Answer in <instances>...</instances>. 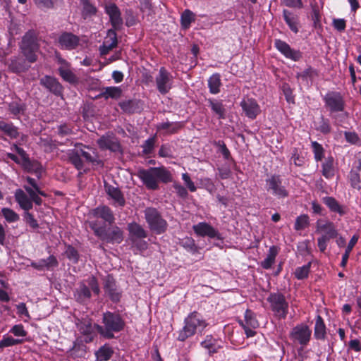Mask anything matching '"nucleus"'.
<instances>
[{
  "mask_svg": "<svg viewBox=\"0 0 361 361\" xmlns=\"http://www.w3.org/2000/svg\"><path fill=\"white\" fill-rule=\"evenodd\" d=\"M113 354V348L109 345L105 344L95 352V361H108L111 358Z\"/></svg>",
  "mask_w": 361,
  "mask_h": 361,
  "instance_id": "obj_36",
  "label": "nucleus"
},
{
  "mask_svg": "<svg viewBox=\"0 0 361 361\" xmlns=\"http://www.w3.org/2000/svg\"><path fill=\"white\" fill-rule=\"evenodd\" d=\"M95 217L101 218L109 224L114 223L115 218L111 209L107 206H100L92 211Z\"/></svg>",
  "mask_w": 361,
  "mask_h": 361,
  "instance_id": "obj_28",
  "label": "nucleus"
},
{
  "mask_svg": "<svg viewBox=\"0 0 361 361\" xmlns=\"http://www.w3.org/2000/svg\"><path fill=\"white\" fill-rule=\"evenodd\" d=\"M57 63L60 65L59 67V73L63 80L75 84L78 82V78L75 74L71 70V64L64 59L57 56Z\"/></svg>",
  "mask_w": 361,
  "mask_h": 361,
  "instance_id": "obj_15",
  "label": "nucleus"
},
{
  "mask_svg": "<svg viewBox=\"0 0 361 361\" xmlns=\"http://www.w3.org/2000/svg\"><path fill=\"white\" fill-rule=\"evenodd\" d=\"M0 132L4 136L8 137L11 140H16L20 135L22 137H24L19 132L18 128L12 122H6L3 120H0Z\"/></svg>",
  "mask_w": 361,
  "mask_h": 361,
  "instance_id": "obj_22",
  "label": "nucleus"
},
{
  "mask_svg": "<svg viewBox=\"0 0 361 361\" xmlns=\"http://www.w3.org/2000/svg\"><path fill=\"white\" fill-rule=\"evenodd\" d=\"M105 11L109 16L113 30H118L123 25V19L118 7L113 3L105 6Z\"/></svg>",
  "mask_w": 361,
  "mask_h": 361,
  "instance_id": "obj_20",
  "label": "nucleus"
},
{
  "mask_svg": "<svg viewBox=\"0 0 361 361\" xmlns=\"http://www.w3.org/2000/svg\"><path fill=\"white\" fill-rule=\"evenodd\" d=\"M145 217L149 228L157 234L164 233L167 228V222L154 208L148 207L145 210Z\"/></svg>",
  "mask_w": 361,
  "mask_h": 361,
  "instance_id": "obj_7",
  "label": "nucleus"
},
{
  "mask_svg": "<svg viewBox=\"0 0 361 361\" xmlns=\"http://www.w3.org/2000/svg\"><path fill=\"white\" fill-rule=\"evenodd\" d=\"M87 282L88 286L84 283H80L79 286L74 291L75 300L80 303H84L90 299L92 295L90 288L97 295L100 293L98 282L94 276L89 277Z\"/></svg>",
  "mask_w": 361,
  "mask_h": 361,
  "instance_id": "obj_6",
  "label": "nucleus"
},
{
  "mask_svg": "<svg viewBox=\"0 0 361 361\" xmlns=\"http://www.w3.org/2000/svg\"><path fill=\"white\" fill-rule=\"evenodd\" d=\"M274 46L286 59L298 61L302 58V53L300 50L292 49L288 43L281 39H275Z\"/></svg>",
  "mask_w": 361,
  "mask_h": 361,
  "instance_id": "obj_14",
  "label": "nucleus"
},
{
  "mask_svg": "<svg viewBox=\"0 0 361 361\" xmlns=\"http://www.w3.org/2000/svg\"><path fill=\"white\" fill-rule=\"evenodd\" d=\"M82 6V15L84 18L88 16L94 15L97 12V8L93 6L89 0H80Z\"/></svg>",
  "mask_w": 361,
  "mask_h": 361,
  "instance_id": "obj_46",
  "label": "nucleus"
},
{
  "mask_svg": "<svg viewBox=\"0 0 361 361\" xmlns=\"http://www.w3.org/2000/svg\"><path fill=\"white\" fill-rule=\"evenodd\" d=\"M80 44V37L71 32H63L58 38V44L61 49L73 50Z\"/></svg>",
  "mask_w": 361,
  "mask_h": 361,
  "instance_id": "obj_16",
  "label": "nucleus"
},
{
  "mask_svg": "<svg viewBox=\"0 0 361 361\" xmlns=\"http://www.w3.org/2000/svg\"><path fill=\"white\" fill-rule=\"evenodd\" d=\"M207 325L208 323L203 316L200 313L194 311L185 318L184 326L179 331L178 340L185 341L195 334H202Z\"/></svg>",
  "mask_w": 361,
  "mask_h": 361,
  "instance_id": "obj_3",
  "label": "nucleus"
},
{
  "mask_svg": "<svg viewBox=\"0 0 361 361\" xmlns=\"http://www.w3.org/2000/svg\"><path fill=\"white\" fill-rule=\"evenodd\" d=\"M139 101L129 99L119 102L118 105L124 112L132 114L139 109Z\"/></svg>",
  "mask_w": 361,
  "mask_h": 361,
  "instance_id": "obj_44",
  "label": "nucleus"
},
{
  "mask_svg": "<svg viewBox=\"0 0 361 361\" xmlns=\"http://www.w3.org/2000/svg\"><path fill=\"white\" fill-rule=\"evenodd\" d=\"M97 325L87 319H83L77 324L78 329L82 335L85 343H88L93 341L97 336Z\"/></svg>",
  "mask_w": 361,
  "mask_h": 361,
  "instance_id": "obj_13",
  "label": "nucleus"
},
{
  "mask_svg": "<svg viewBox=\"0 0 361 361\" xmlns=\"http://www.w3.org/2000/svg\"><path fill=\"white\" fill-rule=\"evenodd\" d=\"M159 156L161 157H173L171 147L167 145H162L159 150Z\"/></svg>",
  "mask_w": 361,
  "mask_h": 361,
  "instance_id": "obj_63",
  "label": "nucleus"
},
{
  "mask_svg": "<svg viewBox=\"0 0 361 361\" xmlns=\"http://www.w3.org/2000/svg\"><path fill=\"white\" fill-rule=\"evenodd\" d=\"M1 213L8 222L12 223L19 220V215L11 209L3 208Z\"/></svg>",
  "mask_w": 361,
  "mask_h": 361,
  "instance_id": "obj_52",
  "label": "nucleus"
},
{
  "mask_svg": "<svg viewBox=\"0 0 361 361\" xmlns=\"http://www.w3.org/2000/svg\"><path fill=\"white\" fill-rule=\"evenodd\" d=\"M102 326L97 325V332L104 338L111 339L115 333L123 331L126 322L118 312L106 311L102 314Z\"/></svg>",
  "mask_w": 361,
  "mask_h": 361,
  "instance_id": "obj_2",
  "label": "nucleus"
},
{
  "mask_svg": "<svg viewBox=\"0 0 361 361\" xmlns=\"http://www.w3.org/2000/svg\"><path fill=\"white\" fill-rule=\"evenodd\" d=\"M215 145L218 146L219 147V150L225 159H230V157H231L230 151L227 148V147L225 145V143L224 142V141L219 140L215 142Z\"/></svg>",
  "mask_w": 361,
  "mask_h": 361,
  "instance_id": "obj_62",
  "label": "nucleus"
},
{
  "mask_svg": "<svg viewBox=\"0 0 361 361\" xmlns=\"http://www.w3.org/2000/svg\"><path fill=\"white\" fill-rule=\"evenodd\" d=\"M283 16L284 18V20L288 25L289 28L293 31L294 33L298 32V16L293 14L290 11L288 10H283Z\"/></svg>",
  "mask_w": 361,
  "mask_h": 361,
  "instance_id": "obj_40",
  "label": "nucleus"
},
{
  "mask_svg": "<svg viewBox=\"0 0 361 361\" xmlns=\"http://www.w3.org/2000/svg\"><path fill=\"white\" fill-rule=\"evenodd\" d=\"M25 110V104L20 100H15L8 104L9 112L15 116L23 114Z\"/></svg>",
  "mask_w": 361,
  "mask_h": 361,
  "instance_id": "obj_45",
  "label": "nucleus"
},
{
  "mask_svg": "<svg viewBox=\"0 0 361 361\" xmlns=\"http://www.w3.org/2000/svg\"><path fill=\"white\" fill-rule=\"evenodd\" d=\"M310 269V264L298 267L295 271V276L298 280H302L308 276Z\"/></svg>",
  "mask_w": 361,
  "mask_h": 361,
  "instance_id": "obj_53",
  "label": "nucleus"
},
{
  "mask_svg": "<svg viewBox=\"0 0 361 361\" xmlns=\"http://www.w3.org/2000/svg\"><path fill=\"white\" fill-rule=\"evenodd\" d=\"M24 219L31 228L35 229L39 227V224L37 220L34 218L33 215L28 211H25L24 214Z\"/></svg>",
  "mask_w": 361,
  "mask_h": 361,
  "instance_id": "obj_60",
  "label": "nucleus"
},
{
  "mask_svg": "<svg viewBox=\"0 0 361 361\" xmlns=\"http://www.w3.org/2000/svg\"><path fill=\"white\" fill-rule=\"evenodd\" d=\"M278 253L279 248L276 246L270 247L266 258L260 263L261 267L264 269H269L274 264Z\"/></svg>",
  "mask_w": 361,
  "mask_h": 361,
  "instance_id": "obj_34",
  "label": "nucleus"
},
{
  "mask_svg": "<svg viewBox=\"0 0 361 361\" xmlns=\"http://www.w3.org/2000/svg\"><path fill=\"white\" fill-rule=\"evenodd\" d=\"M311 146L314 153V159L316 161H322L324 158V149L322 145L316 141L312 142Z\"/></svg>",
  "mask_w": 361,
  "mask_h": 361,
  "instance_id": "obj_50",
  "label": "nucleus"
},
{
  "mask_svg": "<svg viewBox=\"0 0 361 361\" xmlns=\"http://www.w3.org/2000/svg\"><path fill=\"white\" fill-rule=\"evenodd\" d=\"M23 166L28 171H35V173H39L41 171V165L37 161H32L29 159V163L25 161H21Z\"/></svg>",
  "mask_w": 361,
  "mask_h": 361,
  "instance_id": "obj_55",
  "label": "nucleus"
},
{
  "mask_svg": "<svg viewBox=\"0 0 361 361\" xmlns=\"http://www.w3.org/2000/svg\"><path fill=\"white\" fill-rule=\"evenodd\" d=\"M155 82L158 91L166 94L172 87L173 78L170 73L164 67H161L156 76Z\"/></svg>",
  "mask_w": 361,
  "mask_h": 361,
  "instance_id": "obj_12",
  "label": "nucleus"
},
{
  "mask_svg": "<svg viewBox=\"0 0 361 361\" xmlns=\"http://www.w3.org/2000/svg\"><path fill=\"white\" fill-rule=\"evenodd\" d=\"M97 144L102 149H109L116 152L120 150L121 146L117 139L111 135H103L97 140Z\"/></svg>",
  "mask_w": 361,
  "mask_h": 361,
  "instance_id": "obj_24",
  "label": "nucleus"
},
{
  "mask_svg": "<svg viewBox=\"0 0 361 361\" xmlns=\"http://www.w3.org/2000/svg\"><path fill=\"white\" fill-rule=\"evenodd\" d=\"M14 197L19 207L25 210L29 211L32 209L31 197L22 189H17L15 191Z\"/></svg>",
  "mask_w": 361,
  "mask_h": 361,
  "instance_id": "obj_26",
  "label": "nucleus"
},
{
  "mask_svg": "<svg viewBox=\"0 0 361 361\" xmlns=\"http://www.w3.org/2000/svg\"><path fill=\"white\" fill-rule=\"evenodd\" d=\"M69 160L78 170L82 169L83 161L75 149L70 153Z\"/></svg>",
  "mask_w": 361,
  "mask_h": 361,
  "instance_id": "obj_48",
  "label": "nucleus"
},
{
  "mask_svg": "<svg viewBox=\"0 0 361 361\" xmlns=\"http://www.w3.org/2000/svg\"><path fill=\"white\" fill-rule=\"evenodd\" d=\"M207 102L212 112L217 116L219 119L226 118V109L221 100L209 98L207 99Z\"/></svg>",
  "mask_w": 361,
  "mask_h": 361,
  "instance_id": "obj_29",
  "label": "nucleus"
},
{
  "mask_svg": "<svg viewBox=\"0 0 361 361\" xmlns=\"http://www.w3.org/2000/svg\"><path fill=\"white\" fill-rule=\"evenodd\" d=\"M241 326H250L252 329H257L259 326L258 321L255 314L250 310H247L245 312V319L240 321Z\"/></svg>",
  "mask_w": 361,
  "mask_h": 361,
  "instance_id": "obj_42",
  "label": "nucleus"
},
{
  "mask_svg": "<svg viewBox=\"0 0 361 361\" xmlns=\"http://www.w3.org/2000/svg\"><path fill=\"white\" fill-rule=\"evenodd\" d=\"M9 69L13 73L25 72L29 68L26 64L25 61L20 57H13L11 59V63L8 65Z\"/></svg>",
  "mask_w": 361,
  "mask_h": 361,
  "instance_id": "obj_38",
  "label": "nucleus"
},
{
  "mask_svg": "<svg viewBox=\"0 0 361 361\" xmlns=\"http://www.w3.org/2000/svg\"><path fill=\"white\" fill-rule=\"evenodd\" d=\"M20 49L22 53L30 63H34L37 61L36 53L39 50V45L37 39L32 32H27L23 37Z\"/></svg>",
  "mask_w": 361,
  "mask_h": 361,
  "instance_id": "obj_8",
  "label": "nucleus"
},
{
  "mask_svg": "<svg viewBox=\"0 0 361 361\" xmlns=\"http://www.w3.org/2000/svg\"><path fill=\"white\" fill-rule=\"evenodd\" d=\"M326 325L320 315H317L315 321L314 336L316 339L324 340L326 336Z\"/></svg>",
  "mask_w": 361,
  "mask_h": 361,
  "instance_id": "obj_35",
  "label": "nucleus"
},
{
  "mask_svg": "<svg viewBox=\"0 0 361 361\" xmlns=\"http://www.w3.org/2000/svg\"><path fill=\"white\" fill-rule=\"evenodd\" d=\"M312 336V330L310 327L303 323L297 324L290 332V340L298 343L302 347H305L310 341Z\"/></svg>",
  "mask_w": 361,
  "mask_h": 361,
  "instance_id": "obj_9",
  "label": "nucleus"
},
{
  "mask_svg": "<svg viewBox=\"0 0 361 361\" xmlns=\"http://www.w3.org/2000/svg\"><path fill=\"white\" fill-rule=\"evenodd\" d=\"M325 106L331 113L343 111L344 110V100L341 94L336 92H330L323 98Z\"/></svg>",
  "mask_w": 361,
  "mask_h": 361,
  "instance_id": "obj_11",
  "label": "nucleus"
},
{
  "mask_svg": "<svg viewBox=\"0 0 361 361\" xmlns=\"http://www.w3.org/2000/svg\"><path fill=\"white\" fill-rule=\"evenodd\" d=\"M266 189L274 196L279 199L286 198L289 192L282 184V179L279 175H271L266 179Z\"/></svg>",
  "mask_w": 361,
  "mask_h": 361,
  "instance_id": "obj_10",
  "label": "nucleus"
},
{
  "mask_svg": "<svg viewBox=\"0 0 361 361\" xmlns=\"http://www.w3.org/2000/svg\"><path fill=\"white\" fill-rule=\"evenodd\" d=\"M104 289L105 293L112 302H117L121 297V291L117 288L113 276L108 275L104 279Z\"/></svg>",
  "mask_w": 361,
  "mask_h": 361,
  "instance_id": "obj_19",
  "label": "nucleus"
},
{
  "mask_svg": "<svg viewBox=\"0 0 361 361\" xmlns=\"http://www.w3.org/2000/svg\"><path fill=\"white\" fill-rule=\"evenodd\" d=\"M358 238H359V236L357 235H354L350 240V241L345 248V252L342 256V260L341 262V266L342 267L344 268L346 267L350 254L352 250L353 249L354 246L357 243Z\"/></svg>",
  "mask_w": 361,
  "mask_h": 361,
  "instance_id": "obj_43",
  "label": "nucleus"
},
{
  "mask_svg": "<svg viewBox=\"0 0 361 361\" xmlns=\"http://www.w3.org/2000/svg\"><path fill=\"white\" fill-rule=\"evenodd\" d=\"M194 20V14L190 10H185L181 15V23L185 27H188Z\"/></svg>",
  "mask_w": 361,
  "mask_h": 361,
  "instance_id": "obj_56",
  "label": "nucleus"
},
{
  "mask_svg": "<svg viewBox=\"0 0 361 361\" xmlns=\"http://www.w3.org/2000/svg\"><path fill=\"white\" fill-rule=\"evenodd\" d=\"M66 257L73 263H77L79 259V254L76 249L73 247L68 245L66 250Z\"/></svg>",
  "mask_w": 361,
  "mask_h": 361,
  "instance_id": "obj_57",
  "label": "nucleus"
},
{
  "mask_svg": "<svg viewBox=\"0 0 361 361\" xmlns=\"http://www.w3.org/2000/svg\"><path fill=\"white\" fill-rule=\"evenodd\" d=\"M316 231L321 233L322 236L326 238H336L338 236V232L336 225L329 221L319 219L316 223Z\"/></svg>",
  "mask_w": 361,
  "mask_h": 361,
  "instance_id": "obj_17",
  "label": "nucleus"
},
{
  "mask_svg": "<svg viewBox=\"0 0 361 361\" xmlns=\"http://www.w3.org/2000/svg\"><path fill=\"white\" fill-rule=\"evenodd\" d=\"M222 342L212 335H207L204 339L200 343V345L207 350L209 355L218 353L222 348Z\"/></svg>",
  "mask_w": 361,
  "mask_h": 361,
  "instance_id": "obj_23",
  "label": "nucleus"
},
{
  "mask_svg": "<svg viewBox=\"0 0 361 361\" xmlns=\"http://www.w3.org/2000/svg\"><path fill=\"white\" fill-rule=\"evenodd\" d=\"M311 18L312 20L313 21V25L315 28H320L322 27L321 15L317 8H312Z\"/></svg>",
  "mask_w": 361,
  "mask_h": 361,
  "instance_id": "obj_58",
  "label": "nucleus"
},
{
  "mask_svg": "<svg viewBox=\"0 0 361 361\" xmlns=\"http://www.w3.org/2000/svg\"><path fill=\"white\" fill-rule=\"evenodd\" d=\"M274 315L279 319H284L288 313V302L283 294L271 293L267 299Z\"/></svg>",
  "mask_w": 361,
  "mask_h": 361,
  "instance_id": "obj_5",
  "label": "nucleus"
},
{
  "mask_svg": "<svg viewBox=\"0 0 361 361\" xmlns=\"http://www.w3.org/2000/svg\"><path fill=\"white\" fill-rule=\"evenodd\" d=\"M155 136L148 138L142 145V153L148 155L152 153L155 145Z\"/></svg>",
  "mask_w": 361,
  "mask_h": 361,
  "instance_id": "obj_54",
  "label": "nucleus"
},
{
  "mask_svg": "<svg viewBox=\"0 0 361 361\" xmlns=\"http://www.w3.org/2000/svg\"><path fill=\"white\" fill-rule=\"evenodd\" d=\"M122 90L120 87H106L103 88L99 97L105 99L109 98L117 99L121 97Z\"/></svg>",
  "mask_w": 361,
  "mask_h": 361,
  "instance_id": "obj_39",
  "label": "nucleus"
},
{
  "mask_svg": "<svg viewBox=\"0 0 361 361\" xmlns=\"http://www.w3.org/2000/svg\"><path fill=\"white\" fill-rule=\"evenodd\" d=\"M240 104L249 118L255 119L261 111L259 106L254 99H245L240 102Z\"/></svg>",
  "mask_w": 361,
  "mask_h": 361,
  "instance_id": "obj_21",
  "label": "nucleus"
},
{
  "mask_svg": "<svg viewBox=\"0 0 361 361\" xmlns=\"http://www.w3.org/2000/svg\"><path fill=\"white\" fill-rule=\"evenodd\" d=\"M137 176L149 190L159 189V183H164L172 180L171 173L164 167H150L148 169H140Z\"/></svg>",
  "mask_w": 361,
  "mask_h": 361,
  "instance_id": "obj_1",
  "label": "nucleus"
},
{
  "mask_svg": "<svg viewBox=\"0 0 361 361\" xmlns=\"http://www.w3.org/2000/svg\"><path fill=\"white\" fill-rule=\"evenodd\" d=\"M105 190L109 197L114 200V205L116 207H123L125 205V198L118 188L111 185H105Z\"/></svg>",
  "mask_w": 361,
  "mask_h": 361,
  "instance_id": "obj_27",
  "label": "nucleus"
},
{
  "mask_svg": "<svg viewBox=\"0 0 361 361\" xmlns=\"http://www.w3.org/2000/svg\"><path fill=\"white\" fill-rule=\"evenodd\" d=\"M183 127V124L180 122H163L157 125L158 131L166 130L167 133H175Z\"/></svg>",
  "mask_w": 361,
  "mask_h": 361,
  "instance_id": "obj_41",
  "label": "nucleus"
},
{
  "mask_svg": "<svg viewBox=\"0 0 361 361\" xmlns=\"http://www.w3.org/2000/svg\"><path fill=\"white\" fill-rule=\"evenodd\" d=\"M115 47L114 42L109 43V42H103V44L99 47V53L101 56H104L107 54L111 49Z\"/></svg>",
  "mask_w": 361,
  "mask_h": 361,
  "instance_id": "obj_64",
  "label": "nucleus"
},
{
  "mask_svg": "<svg viewBox=\"0 0 361 361\" xmlns=\"http://www.w3.org/2000/svg\"><path fill=\"white\" fill-rule=\"evenodd\" d=\"M322 173L326 179H331L336 173L334 159L332 156L326 157L322 164Z\"/></svg>",
  "mask_w": 361,
  "mask_h": 361,
  "instance_id": "obj_30",
  "label": "nucleus"
},
{
  "mask_svg": "<svg viewBox=\"0 0 361 361\" xmlns=\"http://www.w3.org/2000/svg\"><path fill=\"white\" fill-rule=\"evenodd\" d=\"M192 229L194 232L199 236L220 239L219 232L210 224L206 222H200L195 225H193Z\"/></svg>",
  "mask_w": 361,
  "mask_h": 361,
  "instance_id": "obj_18",
  "label": "nucleus"
},
{
  "mask_svg": "<svg viewBox=\"0 0 361 361\" xmlns=\"http://www.w3.org/2000/svg\"><path fill=\"white\" fill-rule=\"evenodd\" d=\"M350 180L353 188L360 190L361 189V180L360 175L355 171H351L350 173Z\"/></svg>",
  "mask_w": 361,
  "mask_h": 361,
  "instance_id": "obj_59",
  "label": "nucleus"
},
{
  "mask_svg": "<svg viewBox=\"0 0 361 361\" xmlns=\"http://www.w3.org/2000/svg\"><path fill=\"white\" fill-rule=\"evenodd\" d=\"M322 202L330 209L331 212L338 213L341 216H343L345 214L344 207L341 205L334 197H324L322 198Z\"/></svg>",
  "mask_w": 361,
  "mask_h": 361,
  "instance_id": "obj_32",
  "label": "nucleus"
},
{
  "mask_svg": "<svg viewBox=\"0 0 361 361\" xmlns=\"http://www.w3.org/2000/svg\"><path fill=\"white\" fill-rule=\"evenodd\" d=\"M23 343L22 339L13 338L11 336H4L3 338L0 341V348L10 347L20 344Z\"/></svg>",
  "mask_w": 361,
  "mask_h": 361,
  "instance_id": "obj_51",
  "label": "nucleus"
},
{
  "mask_svg": "<svg viewBox=\"0 0 361 361\" xmlns=\"http://www.w3.org/2000/svg\"><path fill=\"white\" fill-rule=\"evenodd\" d=\"M40 84L48 89L55 95L59 96L62 94L63 87L54 78L46 75L41 78Z\"/></svg>",
  "mask_w": 361,
  "mask_h": 361,
  "instance_id": "obj_25",
  "label": "nucleus"
},
{
  "mask_svg": "<svg viewBox=\"0 0 361 361\" xmlns=\"http://www.w3.org/2000/svg\"><path fill=\"white\" fill-rule=\"evenodd\" d=\"M90 225L95 235L104 242L111 244H118L121 243L123 239V231L118 226L106 228L102 226H98L94 222H91Z\"/></svg>",
  "mask_w": 361,
  "mask_h": 361,
  "instance_id": "obj_4",
  "label": "nucleus"
},
{
  "mask_svg": "<svg viewBox=\"0 0 361 361\" xmlns=\"http://www.w3.org/2000/svg\"><path fill=\"white\" fill-rule=\"evenodd\" d=\"M10 333L13 334L16 336L24 337L27 335L26 331L22 324L14 325L9 331Z\"/></svg>",
  "mask_w": 361,
  "mask_h": 361,
  "instance_id": "obj_61",
  "label": "nucleus"
},
{
  "mask_svg": "<svg viewBox=\"0 0 361 361\" xmlns=\"http://www.w3.org/2000/svg\"><path fill=\"white\" fill-rule=\"evenodd\" d=\"M207 85L209 92L212 94H217L221 92L222 82L221 75L219 73L212 74L207 80Z\"/></svg>",
  "mask_w": 361,
  "mask_h": 361,
  "instance_id": "obj_33",
  "label": "nucleus"
},
{
  "mask_svg": "<svg viewBox=\"0 0 361 361\" xmlns=\"http://www.w3.org/2000/svg\"><path fill=\"white\" fill-rule=\"evenodd\" d=\"M309 226V216L307 214H302L297 217L294 228L296 231H301Z\"/></svg>",
  "mask_w": 361,
  "mask_h": 361,
  "instance_id": "obj_49",
  "label": "nucleus"
},
{
  "mask_svg": "<svg viewBox=\"0 0 361 361\" xmlns=\"http://www.w3.org/2000/svg\"><path fill=\"white\" fill-rule=\"evenodd\" d=\"M128 231L131 240L143 239L147 237V232L142 226L137 223H131L128 224Z\"/></svg>",
  "mask_w": 361,
  "mask_h": 361,
  "instance_id": "obj_37",
  "label": "nucleus"
},
{
  "mask_svg": "<svg viewBox=\"0 0 361 361\" xmlns=\"http://www.w3.org/2000/svg\"><path fill=\"white\" fill-rule=\"evenodd\" d=\"M61 0H33V2L38 8L45 10L53 8Z\"/></svg>",
  "mask_w": 361,
  "mask_h": 361,
  "instance_id": "obj_47",
  "label": "nucleus"
},
{
  "mask_svg": "<svg viewBox=\"0 0 361 361\" xmlns=\"http://www.w3.org/2000/svg\"><path fill=\"white\" fill-rule=\"evenodd\" d=\"M59 263L56 258L51 255L47 259H42L36 262H32L31 266L35 269L42 270L44 269H49L51 268L56 267Z\"/></svg>",
  "mask_w": 361,
  "mask_h": 361,
  "instance_id": "obj_31",
  "label": "nucleus"
}]
</instances>
